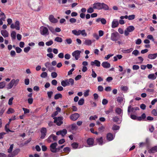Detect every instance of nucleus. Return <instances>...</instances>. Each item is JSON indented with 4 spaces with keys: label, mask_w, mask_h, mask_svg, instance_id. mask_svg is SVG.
I'll return each instance as SVG.
<instances>
[{
    "label": "nucleus",
    "mask_w": 157,
    "mask_h": 157,
    "mask_svg": "<svg viewBox=\"0 0 157 157\" xmlns=\"http://www.w3.org/2000/svg\"><path fill=\"white\" fill-rule=\"evenodd\" d=\"M93 8L94 9L100 10L104 9L105 10H108L109 7L107 5L104 3L96 2L93 5Z\"/></svg>",
    "instance_id": "1"
},
{
    "label": "nucleus",
    "mask_w": 157,
    "mask_h": 157,
    "mask_svg": "<svg viewBox=\"0 0 157 157\" xmlns=\"http://www.w3.org/2000/svg\"><path fill=\"white\" fill-rule=\"evenodd\" d=\"M53 119H54V123H56L58 126H60L63 123L62 120L63 118L62 117H54Z\"/></svg>",
    "instance_id": "2"
},
{
    "label": "nucleus",
    "mask_w": 157,
    "mask_h": 157,
    "mask_svg": "<svg viewBox=\"0 0 157 157\" xmlns=\"http://www.w3.org/2000/svg\"><path fill=\"white\" fill-rule=\"evenodd\" d=\"M134 26L131 25L128 27L124 31V34L127 36L129 34V32H132L135 30Z\"/></svg>",
    "instance_id": "3"
},
{
    "label": "nucleus",
    "mask_w": 157,
    "mask_h": 157,
    "mask_svg": "<svg viewBox=\"0 0 157 157\" xmlns=\"http://www.w3.org/2000/svg\"><path fill=\"white\" fill-rule=\"evenodd\" d=\"M58 144L57 143L55 142L52 143L50 146V150L51 152L53 153L57 152V148Z\"/></svg>",
    "instance_id": "4"
},
{
    "label": "nucleus",
    "mask_w": 157,
    "mask_h": 157,
    "mask_svg": "<svg viewBox=\"0 0 157 157\" xmlns=\"http://www.w3.org/2000/svg\"><path fill=\"white\" fill-rule=\"evenodd\" d=\"M119 34L117 32L113 33H111V40L113 41H116L119 39Z\"/></svg>",
    "instance_id": "5"
},
{
    "label": "nucleus",
    "mask_w": 157,
    "mask_h": 157,
    "mask_svg": "<svg viewBox=\"0 0 157 157\" xmlns=\"http://www.w3.org/2000/svg\"><path fill=\"white\" fill-rule=\"evenodd\" d=\"M40 33L41 35L44 36L49 35V32L48 29L45 27H42L41 28Z\"/></svg>",
    "instance_id": "6"
},
{
    "label": "nucleus",
    "mask_w": 157,
    "mask_h": 157,
    "mask_svg": "<svg viewBox=\"0 0 157 157\" xmlns=\"http://www.w3.org/2000/svg\"><path fill=\"white\" fill-rule=\"evenodd\" d=\"M81 51L79 50H76L72 53V56L75 58L76 60H77L80 57Z\"/></svg>",
    "instance_id": "7"
},
{
    "label": "nucleus",
    "mask_w": 157,
    "mask_h": 157,
    "mask_svg": "<svg viewBox=\"0 0 157 157\" xmlns=\"http://www.w3.org/2000/svg\"><path fill=\"white\" fill-rule=\"evenodd\" d=\"M41 136L40 138L44 139L45 138L47 133V129L45 128H42L40 130Z\"/></svg>",
    "instance_id": "8"
},
{
    "label": "nucleus",
    "mask_w": 157,
    "mask_h": 157,
    "mask_svg": "<svg viewBox=\"0 0 157 157\" xmlns=\"http://www.w3.org/2000/svg\"><path fill=\"white\" fill-rule=\"evenodd\" d=\"M79 116L80 115L78 113H75L71 114L70 116V117L71 120L73 121H75L78 118Z\"/></svg>",
    "instance_id": "9"
},
{
    "label": "nucleus",
    "mask_w": 157,
    "mask_h": 157,
    "mask_svg": "<svg viewBox=\"0 0 157 157\" xmlns=\"http://www.w3.org/2000/svg\"><path fill=\"white\" fill-rule=\"evenodd\" d=\"M67 131L66 129H63L62 130H60L57 132L56 134L57 135H61L62 137H64L67 133Z\"/></svg>",
    "instance_id": "10"
},
{
    "label": "nucleus",
    "mask_w": 157,
    "mask_h": 157,
    "mask_svg": "<svg viewBox=\"0 0 157 157\" xmlns=\"http://www.w3.org/2000/svg\"><path fill=\"white\" fill-rule=\"evenodd\" d=\"M49 21L52 23H56L58 21V20L54 18V16L52 15H51L49 16Z\"/></svg>",
    "instance_id": "11"
},
{
    "label": "nucleus",
    "mask_w": 157,
    "mask_h": 157,
    "mask_svg": "<svg viewBox=\"0 0 157 157\" xmlns=\"http://www.w3.org/2000/svg\"><path fill=\"white\" fill-rule=\"evenodd\" d=\"M90 64L92 66H94V65L96 66L99 67L100 66V62L97 60H95L94 61H91Z\"/></svg>",
    "instance_id": "12"
},
{
    "label": "nucleus",
    "mask_w": 157,
    "mask_h": 157,
    "mask_svg": "<svg viewBox=\"0 0 157 157\" xmlns=\"http://www.w3.org/2000/svg\"><path fill=\"white\" fill-rule=\"evenodd\" d=\"M52 138L54 141H56L57 140V137L54 134H52L50 135L48 139V142H51V139Z\"/></svg>",
    "instance_id": "13"
},
{
    "label": "nucleus",
    "mask_w": 157,
    "mask_h": 157,
    "mask_svg": "<svg viewBox=\"0 0 157 157\" xmlns=\"http://www.w3.org/2000/svg\"><path fill=\"white\" fill-rule=\"evenodd\" d=\"M113 121L116 122L117 124H120L121 122V120H120L119 118L117 116L113 117Z\"/></svg>",
    "instance_id": "14"
},
{
    "label": "nucleus",
    "mask_w": 157,
    "mask_h": 157,
    "mask_svg": "<svg viewBox=\"0 0 157 157\" xmlns=\"http://www.w3.org/2000/svg\"><path fill=\"white\" fill-rule=\"evenodd\" d=\"M102 66L104 68H108L110 67V64L107 62H104L101 64Z\"/></svg>",
    "instance_id": "15"
},
{
    "label": "nucleus",
    "mask_w": 157,
    "mask_h": 157,
    "mask_svg": "<svg viewBox=\"0 0 157 157\" xmlns=\"http://www.w3.org/2000/svg\"><path fill=\"white\" fill-rule=\"evenodd\" d=\"M119 25L118 21L117 20L114 19L112 22V27L115 28L117 27Z\"/></svg>",
    "instance_id": "16"
},
{
    "label": "nucleus",
    "mask_w": 157,
    "mask_h": 157,
    "mask_svg": "<svg viewBox=\"0 0 157 157\" xmlns=\"http://www.w3.org/2000/svg\"><path fill=\"white\" fill-rule=\"evenodd\" d=\"M157 152V146H155L152 147L149 150L148 152L149 153H154Z\"/></svg>",
    "instance_id": "17"
},
{
    "label": "nucleus",
    "mask_w": 157,
    "mask_h": 157,
    "mask_svg": "<svg viewBox=\"0 0 157 157\" xmlns=\"http://www.w3.org/2000/svg\"><path fill=\"white\" fill-rule=\"evenodd\" d=\"M106 137L107 140L109 141H111L114 139L113 134L110 133H108L107 134Z\"/></svg>",
    "instance_id": "18"
},
{
    "label": "nucleus",
    "mask_w": 157,
    "mask_h": 157,
    "mask_svg": "<svg viewBox=\"0 0 157 157\" xmlns=\"http://www.w3.org/2000/svg\"><path fill=\"white\" fill-rule=\"evenodd\" d=\"M94 140L92 138H89L87 140V143L88 145L90 146H93L94 143Z\"/></svg>",
    "instance_id": "19"
},
{
    "label": "nucleus",
    "mask_w": 157,
    "mask_h": 157,
    "mask_svg": "<svg viewBox=\"0 0 157 157\" xmlns=\"http://www.w3.org/2000/svg\"><path fill=\"white\" fill-rule=\"evenodd\" d=\"M1 32L2 35L4 37H8V36L9 33L6 30H2Z\"/></svg>",
    "instance_id": "20"
},
{
    "label": "nucleus",
    "mask_w": 157,
    "mask_h": 157,
    "mask_svg": "<svg viewBox=\"0 0 157 157\" xmlns=\"http://www.w3.org/2000/svg\"><path fill=\"white\" fill-rule=\"evenodd\" d=\"M96 141L99 145H102L104 144L103 137H102L97 138L96 139Z\"/></svg>",
    "instance_id": "21"
},
{
    "label": "nucleus",
    "mask_w": 157,
    "mask_h": 157,
    "mask_svg": "<svg viewBox=\"0 0 157 157\" xmlns=\"http://www.w3.org/2000/svg\"><path fill=\"white\" fill-rule=\"evenodd\" d=\"M157 57V53L150 54L148 55V58L150 59H154Z\"/></svg>",
    "instance_id": "22"
},
{
    "label": "nucleus",
    "mask_w": 157,
    "mask_h": 157,
    "mask_svg": "<svg viewBox=\"0 0 157 157\" xmlns=\"http://www.w3.org/2000/svg\"><path fill=\"white\" fill-rule=\"evenodd\" d=\"M94 40H93L92 41L90 40H86L84 42V44L87 45H90L91 44L92 42H94Z\"/></svg>",
    "instance_id": "23"
},
{
    "label": "nucleus",
    "mask_w": 157,
    "mask_h": 157,
    "mask_svg": "<svg viewBox=\"0 0 157 157\" xmlns=\"http://www.w3.org/2000/svg\"><path fill=\"white\" fill-rule=\"evenodd\" d=\"M61 84L63 87L69 86V84L67 82V80L66 79L62 81L61 82Z\"/></svg>",
    "instance_id": "24"
},
{
    "label": "nucleus",
    "mask_w": 157,
    "mask_h": 157,
    "mask_svg": "<svg viewBox=\"0 0 157 157\" xmlns=\"http://www.w3.org/2000/svg\"><path fill=\"white\" fill-rule=\"evenodd\" d=\"M66 80H67V82L69 84V86L70 85L72 86L74 85V81L73 78H70L69 79H67Z\"/></svg>",
    "instance_id": "25"
},
{
    "label": "nucleus",
    "mask_w": 157,
    "mask_h": 157,
    "mask_svg": "<svg viewBox=\"0 0 157 157\" xmlns=\"http://www.w3.org/2000/svg\"><path fill=\"white\" fill-rule=\"evenodd\" d=\"M148 78L152 80H154L156 78V76L155 75V74H149L148 76Z\"/></svg>",
    "instance_id": "26"
},
{
    "label": "nucleus",
    "mask_w": 157,
    "mask_h": 157,
    "mask_svg": "<svg viewBox=\"0 0 157 157\" xmlns=\"http://www.w3.org/2000/svg\"><path fill=\"white\" fill-rule=\"evenodd\" d=\"M80 34H81L82 36L84 37L86 36L87 35L85 29L82 30H80L79 35Z\"/></svg>",
    "instance_id": "27"
},
{
    "label": "nucleus",
    "mask_w": 157,
    "mask_h": 157,
    "mask_svg": "<svg viewBox=\"0 0 157 157\" xmlns=\"http://www.w3.org/2000/svg\"><path fill=\"white\" fill-rule=\"evenodd\" d=\"M15 27H16V29L17 30H19L20 29V22L18 21H16L15 24Z\"/></svg>",
    "instance_id": "28"
},
{
    "label": "nucleus",
    "mask_w": 157,
    "mask_h": 157,
    "mask_svg": "<svg viewBox=\"0 0 157 157\" xmlns=\"http://www.w3.org/2000/svg\"><path fill=\"white\" fill-rule=\"evenodd\" d=\"M62 97V95L60 94H56L54 96V99L55 100H57L59 98H61Z\"/></svg>",
    "instance_id": "29"
},
{
    "label": "nucleus",
    "mask_w": 157,
    "mask_h": 157,
    "mask_svg": "<svg viewBox=\"0 0 157 157\" xmlns=\"http://www.w3.org/2000/svg\"><path fill=\"white\" fill-rule=\"evenodd\" d=\"M16 33L14 31H13L11 34V36L13 40H14L16 39Z\"/></svg>",
    "instance_id": "30"
},
{
    "label": "nucleus",
    "mask_w": 157,
    "mask_h": 157,
    "mask_svg": "<svg viewBox=\"0 0 157 157\" xmlns=\"http://www.w3.org/2000/svg\"><path fill=\"white\" fill-rule=\"evenodd\" d=\"M5 110L4 107H2V105H0V116H1L3 114Z\"/></svg>",
    "instance_id": "31"
},
{
    "label": "nucleus",
    "mask_w": 157,
    "mask_h": 157,
    "mask_svg": "<svg viewBox=\"0 0 157 157\" xmlns=\"http://www.w3.org/2000/svg\"><path fill=\"white\" fill-rule=\"evenodd\" d=\"M13 82H12V81L11 80V81L8 84V86L7 87V89H10L13 87V86L14 85V84Z\"/></svg>",
    "instance_id": "32"
},
{
    "label": "nucleus",
    "mask_w": 157,
    "mask_h": 157,
    "mask_svg": "<svg viewBox=\"0 0 157 157\" xmlns=\"http://www.w3.org/2000/svg\"><path fill=\"white\" fill-rule=\"evenodd\" d=\"M72 33L75 35L78 36L79 35L80 30H78V31L76 30H73L72 31Z\"/></svg>",
    "instance_id": "33"
},
{
    "label": "nucleus",
    "mask_w": 157,
    "mask_h": 157,
    "mask_svg": "<svg viewBox=\"0 0 157 157\" xmlns=\"http://www.w3.org/2000/svg\"><path fill=\"white\" fill-rule=\"evenodd\" d=\"M11 80L12 81V82H13V83L15 86H16L18 84L19 82V79H17L16 80L13 79Z\"/></svg>",
    "instance_id": "34"
},
{
    "label": "nucleus",
    "mask_w": 157,
    "mask_h": 157,
    "mask_svg": "<svg viewBox=\"0 0 157 157\" xmlns=\"http://www.w3.org/2000/svg\"><path fill=\"white\" fill-rule=\"evenodd\" d=\"M20 149L19 148H17L15 150H14L13 152V153L14 155V156L17 155L19 153V152L20 151Z\"/></svg>",
    "instance_id": "35"
},
{
    "label": "nucleus",
    "mask_w": 157,
    "mask_h": 157,
    "mask_svg": "<svg viewBox=\"0 0 157 157\" xmlns=\"http://www.w3.org/2000/svg\"><path fill=\"white\" fill-rule=\"evenodd\" d=\"M134 108H132L131 105H129L128 107V113H129L130 112H133L134 111Z\"/></svg>",
    "instance_id": "36"
},
{
    "label": "nucleus",
    "mask_w": 157,
    "mask_h": 157,
    "mask_svg": "<svg viewBox=\"0 0 157 157\" xmlns=\"http://www.w3.org/2000/svg\"><path fill=\"white\" fill-rule=\"evenodd\" d=\"M122 109L119 108H117L115 110L116 113L118 115L120 114L122 112Z\"/></svg>",
    "instance_id": "37"
},
{
    "label": "nucleus",
    "mask_w": 157,
    "mask_h": 157,
    "mask_svg": "<svg viewBox=\"0 0 157 157\" xmlns=\"http://www.w3.org/2000/svg\"><path fill=\"white\" fill-rule=\"evenodd\" d=\"M124 98L121 97H118L117 98V101L119 103H121L123 101Z\"/></svg>",
    "instance_id": "38"
},
{
    "label": "nucleus",
    "mask_w": 157,
    "mask_h": 157,
    "mask_svg": "<svg viewBox=\"0 0 157 157\" xmlns=\"http://www.w3.org/2000/svg\"><path fill=\"white\" fill-rule=\"evenodd\" d=\"M84 98H81L80 99L78 102V105H82L84 103Z\"/></svg>",
    "instance_id": "39"
},
{
    "label": "nucleus",
    "mask_w": 157,
    "mask_h": 157,
    "mask_svg": "<svg viewBox=\"0 0 157 157\" xmlns=\"http://www.w3.org/2000/svg\"><path fill=\"white\" fill-rule=\"evenodd\" d=\"M71 129L72 130H76L78 129V127L75 123L71 124Z\"/></svg>",
    "instance_id": "40"
},
{
    "label": "nucleus",
    "mask_w": 157,
    "mask_h": 157,
    "mask_svg": "<svg viewBox=\"0 0 157 157\" xmlns=\"http://www.w3.org/2000/svg\"><path fill=\"white\" fill-rule=\"evenodd\" d=\"M48 76V74L46 72H42L40 75V77L41 78H45L46 77Z\"/></svg>",
    "instance_id": "41"
},
{
    "label": "nucleus",
    "mask_w": 157,
    "mask_h": 157,
    "mask_svg": "<svg viewBox=\"0 0 157 157\" xmlns=\"http://www.w3.org/2000/svg\"><path fill=\"white\" fill-rule=\"evenodd\" d=\"M14 112V110L11 108H10L8 109V111H7V113L8 114H10L11 113H13Z\"/></svg>",
    "instance_id": "42"
},
{
    "label": "nucleus",
    "mask_w": 157,
    "mask_h": 157,
    "mask_svg": "<svg viewBox=\"0 0 157 157\" xmlns=\"http://www.w3.org/2000/svg\"><path fill=\"white\" fill-rule=\"evenodd\" d=\"M55 40L57 42H61L63 41L62 38L59 37H56L55 39Z\"/></svg>",
    "instance_id": "43"
},
{
    "label": "nucleus",
    "mask_w": 157,
    "mask_h": 157,
    "mask_svg": "<svg viewBox=\"0 0 157 157\" xmlns=\"http://www.w3.org/2000/svg\"><path fill=\"white\" fill-rule=\"evenodd\" d=\"M57 73L55 72H52L51 74V76L53 78H56L57 77Z\"/></svg>",
    "instance_id": "44"
},
{
    "label": "nucleus",
    "mask_w": 157,
    "mask_h": 157,
    "mask_svg": "<svg viewBox=\"0 0 157 157\" xmlns=\"http://www.w3.org/2000/svg\"><path fill=\"white\" fill-rule=\"evenodd\" d=\"M6 82L4 81L0 82V89L3 88L5 86Z\"/></svg>",
    "instance_id": "45"
},
{
    "label": "nucleus",
    "mask_w": 157,
    "mask_h": 157,
    "mask_svg": "<svg viewBox=\"0 0 157 157\" xmlns=\"http://www.w3.org/2000/svg\"><path fill=\"white\" fill-rule=\"evenodd\" d=\"M135 15L132 14L128 16V20H132L134 19L135 18Z\"/></svg>",
    "instance_id": "46"
},
{
    "label": "nucleus",
    "mask_w": 157,
    "mask_h": 157,
    "mask_svg": "<svg viewBox=\"0 0 157 157\" xmlns=\"http://www.w3.org/2000/svg\"><path fill=\"white\" fill-rule=\"evenodd\" d=\"M133 50V48H130L127 50H124V53H129L131 52Z\"/></svg>",
    "instance_id": "47"
},
{
    "label": "nucleus",
    "mask_w": 157,
    "mask_h": 157,
    "mask_svg": "<svg viewBox=\"0 0 157 157\" xmlns=\"http://www.w3.org/2000/svg\"><path fill=\"white\" fill-rule=\"evenodd\" d=\"M94 8L92 7L89 8L87 10V12L88 13H91L94 12Z\"/></svg>",
    "instance_id": "48"
},
{
    "label": "nucleus",
    "mask_w": 157,
    "mask_h": 157,
    "mask_svg": "<svg viewBox=\"0 0 157 157\" xmlns=\"http://www.w3.org/2000/svg\"><path fill=\"white\" fill-rule=\"evenodd\" d=\"M48 28L50 31H51L53 33H55V29L53 28L51 26H48Z\"/></svg>",
    "instance_id": "49"
},
{
    "label": "nucleus",
    "mask_w": 157,
    "mask_h": 157,
    "mask_svg": "<svg viewBox=\"0 0 157 157\" xmlns=\"http://www.w3.org/2000/svg\"><path fill=\"white\" fill-rule=\"evenodd\" d=\"M53 44V41L52 40H50L49 41H48L46 42L45 43V44L46 45L48 46H49L52 45Z\"/></svg>",
    "instance_id": "50"
},
{
    "label": "nucleus",
    "mask_w": 157,
    "mask_h": 157,
    "mask_svg": "<svg viewBox=\"0 0 157 157\" xmlns=\"http://www.w3.org/2000/svg\"><path fill=\"white\" fill-rule=\"evenodd\" d=\"M120 128L119 126L117 125H113L112 127V129L113 130H118Z\"/></svg>",
    "instance_id": "51"
},
{
    "label": "nucleus",
    "mask_w": 157,
    "mask_h": 157,
    "mask_svg": "<svg viewBox=\"0 0 157 157\" xmlns=\"http://www.w3.org/2000/svg\"><path fill=\"white\" fill-rule=\"evenodd\" d=\"M92 74H91V76L93 78H95L97 76V74L95 73L94 71L92 69Z\"/></svg>",
    "instance_id": "52"
},
{
    "label": "nucleus",
    "mask_w": 157,
    "mask_h": 157,
    "mask_svg": "<svg viewBox=\"0 0 157 157\" xmlns=\"http://www.w3.org/2000/svg\"><path fill=\"white\" fill-rule=\"evenodd\" d=\"M113 111V108L112 107L109 108V109L105 112L106 114H109L110 113H111Z\"/></svg>",
    "instance_id": "53"
},
{
    "label": "nucleus",
    "mask_w": 157,
    "mask_h": 157,
    "mask_svg": "<svg viewBox=\"0 0 157 157\" xmlns=\"http://www.w3.org/2000/svg\"><path fill=\"white\" fill-rule=\"evenodd\" d=\"M15 50L17 53H20L22 51V49L19 47H17L15 48Z\"/></svg>",
    "instance_id": "54"
},
{
    "label": "nucleus",
    "mask_w": 157,
    "mask_h": 157,
    "mask_svg": "<svg viewBox=\"0 0 157 157\" xmlns=\"http://www.w3.org/2000/svg\"><path fill=\"white\" fill-rule=\"evenodd\" d=\"M139 52L137 50H134L132 52V54L136 56L139 54Z\"/></svg>",
    "instance_id": "55"
},
{
    "label": "nucleus",
    "mask_w": 157,
    "mask_h": 157,
    "mask_svg": "<svg viewBox=\"0 0 157 157\" xmlns=\"http://www.w3.org/2000/svg\"><path fill=\"white\" fill-rule=\"evenodd\" d=\"M53 94V92L52 91H48L47 92V94L48 95V98H49L50 99L51 98L52 95Z\"/></svg>",
    "instance_id": "56"
},
{
    "label": "nucleus",
    "mask_w": 157,
    "mask_h": 157,
    "mask_svg": "<svg viewBox=\"0 0 157 157\" xmlns=\"http://www.w3.org/2000/svg\"><path fill=\"white\" fill-rule=\"evenodd\" d=\"M72 146L74 148H77L78 146V144L76 143H74L72 144Z\"/></svg>",
    "instance_id": "57"
},
{
    "label": "nucleus",
    "mask_w": 157,
    "mask_h": 157,
    "mask_svg": "<svg viewBox=\"0 0 157 157\" xmlns=\"http://www.w3.org/2000/svg\"><path fill=\"white\" fill-rule=\"evenodd\" d=\"M13 144H12L11 145H10V147L9 149L8 150V152L9 153H11L13 150Z\"/></svg>",
    "instance_id": "58"
},
{
    "label": "nucleus",
    "mask_w": 157,
    "mask_h": 157,
    "mask_svg": "<svg viewBox=\"0 0 157 157\" xmlns=\"http://www.w3.org/2000/svg\"><path fill=\"white\" fill-rule=\"evenodd\" d=\"M102 103L103 105H106L108 103V101L106 99H104L102 101Z\"/></svg>",
    "instance_id": "59"
},
{
    "label": "nucleus",
    "mask_w": 157,
    "mask_h": 157,
    "mask_svg": "<svg viewBox=\"0 0 157 157\" xmlns=\"http://www.w3.org/2000/svg\"><path fill=\"white\" fill-rule=\"evenodd\" d=\"M69 21L71 23H73L76 22V20L75 18H72L70 19Z\"/></svg>",
    "instance_id": "60"
},
{
    "label": "nucleus",
    "mask_w": 157,
    "mask_h": 157,
    "mask_svg": "<svg viewBox=\"0 0 157 157\" xmlns=\"http://www.w3.org/2000/svg\"><path fill=\"white\" fill-rule=\"evenodd\" d=\"M63 151L65 152H68L70 151V149L69 147H65L63 148Z\"/></svg>",
    "instance_id": "61"
},
{
    "label": "nucleus",
    "mask_w": 157,
    "mask_h": 157,
    "mask_svg": "<svg viewBox=\"0 0 157 157\" xmlns=\"http://www.w3.org/2000/svg\"><path fill=\"white\" fill-rule=\"evenodd\" d=\"M30 49V47H25L24 48V51L25 52L27 53L29 51V50Z\"/></svg>",
    "instance_id": "62"
},
{
    "label": "nucleus",
    "mask_w": 157,
    "mask_h": 157,
    "mask_svg": "<svg viewBox=\"0 0 157 157\" xmlns=\"http://www.w3.org/2000/svg\"><path fill=\"white\" fill-rule=\"evenodd\" d=\"M139 66L137 65H134L132 66V69L133 70H137L139 69Z\"/></svg>",
    "instance_id": "63"
},
{
    "label": "nucleus",
    "mask_w": 157,
    "mask_h": 157,
    "mask_svg": "<svg viewBox=\"0 0 157 157\" xmlns=\"http://www.w3.org/2000/svg\"><path fill=\"white\" fill-rule=\"evenodd\" d=\"M90 90H86L85 92L84 93V96L85 97L88 96L89 95V92Z\"/></svg>",
    "instance_id": "64"
}]
</instances>
